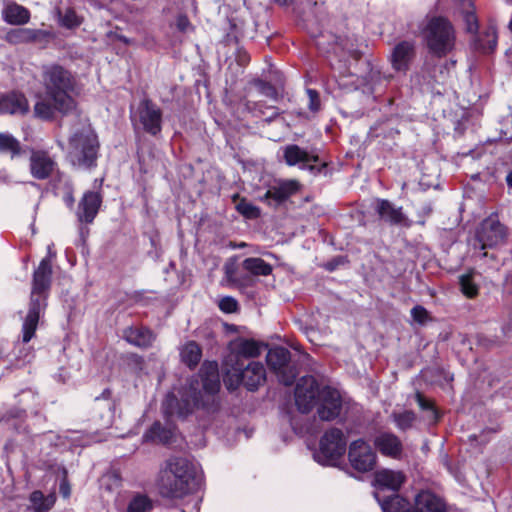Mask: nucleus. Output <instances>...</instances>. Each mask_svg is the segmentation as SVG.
Returning a JSON list of instances; mask_svg holds the SVG:
<instances>
[{"instance_id":"nucleus-1","label":"nucleus","mask_w":512,"mask_h":512,"mask_svg":"<svg viewBox=\"0 0 512 512\" xmlns=\"http://www.w3.org/2000/svg\"><path fill=\"white\" fill-rule=\"evenodd\" d=\"M200 486L201 476L194 463L182 457L167 461L160 479V491L166 497L183 500L180 512H199Z\"/></svg>"},{"instance_id":"nucleus-2","label":"nucleus","mask_w":512,"mask_h":512,"mask_svg":"<svg viewBox=\"0 0 512 512\" xmlns=\"http://www.w3.org/2000/svg\"><path fill=\"white\" fill-rule=\"evenodd\" d=\"M42 84L44 95L39 96L34 105V113L38 118L48 120L56 111L65 114L75 108L73 95L76 90V79L70 71L60 65L45 66Z\"/></svg>"},{"instance_id":"nucleus-3","label":"nucleus","mask_w":512,"mask_h":512,"mask_svg":"<svg viewBox=\"0 0 512 512\" xmlns=\"http://www.w3.org/2000/svg\"><path fill=\"white\" fill-rule=\"evenodd\" d=\"M220 389L218 365L216 362L202 366L197 377L191 379L188 389L182 396L183 406H180L174 395H168L163 403L166 414L171 416L187 415L193 407H207L214 403Z\"/></svg>"},{"instance_id":"nucleus-4","label":"nucleus","mask_w":512,"mask_h":512,"mask_svg":"<svg viewBox=\"0 0 512 512\" xmlns=\"http://www.w3.org/2000/svg\"><path fill=\"white\" fill-rule=\"evenodd\" d=\"M52 265L48 258L42 259L33 275L29 311L23 322V342H29L36 331L40 313L46 306V298L51 284Z\"/></svg>"},{"instance_id":"nucleus-5","label":"nucleus","mask_w":512,"mask_h":512,"mask_svg":"<svg viewBox=\"0 0 512 512\" xmlns=\"http://www.w3.org/2000/svg\"><path fill=\"white\" fill-rule=\"evenodd\" d=\"M98 149L97 135L91 128H83L69 139L67 158L75 167L91 168L96 165Z\"/></svg>"},{"instance_id":"nucleus-6","label":"nucleus","mask_w":512,"mask_h":512,"mask_svg":"<svg viewBox=\"0 0 512 512\" xmlns=\"http://www.w3.org/2000/svg\"><path fill=\"white\" fill-rule=\"evenodd\" d=\"M346 438L337 428H332L321 437L319 449L313 457L321 465L336 466L346 451Z\"/></svg>"},{"instance_id":"nucleus-7","label":"nucleus","mask_w":512,"mask_h":512,"mask_svg":"<svg viewBox=\"0 0 512 512\" xmlns=\"http://www.w3.org/2000/svg\"><path fill=\"white\" fill-rule=\"evenodd\" d=\"M266 380V371L262 363L250 362L243 370L233 369L224 377L229 390L236 389L241 383L248 390H256Z\"/></svg>"},{"instance_id":"nucleus-8","label":"nucleus","mask_w":512,"mask_h":512,"mask_svg":"<svg viewBox=\"0 0 512 512\" xmlns=\"http://www.w3.org/2000/svg\"><path fill=\"white\" fill-rule=\"evenodd\" d=\"M270 369L284 385H291L296 378V371L289 365L290 352L284 347L270 349L266 356Z\"/></svg>"},{"instance_id":"nucleus-9","label":"nucleus","mask_w":512,"mask_h":512,"mask_svg":"<svg viewBox=\"0 0 512 512\" xmlns=\"http://www.w3.org/2000/svg\"><path fill=\"white\" fill-rule=\"evenodd\" d=\"M58 171L56 159L43 149H30L29 173L36 180L49 179Z\"/></svg>"},{"instance_id":"nucleus-10","label":"nucleus","mask_w":512,"mask_h":512,"mask_svg":"<svg viewBox=\"0 0 512 512\" xmlns=\"http://www.w3.org/2000/svg\"><path fill=\"white\" fill-rule=\"evenodd\" d=\"M506 236L505 227L494 216L484 219L476 231V239L481 249L501 245L504 243Z\"/></svg>"},{"instance_id":"nucleus-11","label":"nucleus","mask_w":512,"mask_h":512,"mask_svg":"<svg viewBox=\"0 0 512 512\" xmlns=\"http://www.w3.org/2000/svg\"><path fill=\"white\" fill-rule=\"evenodd\" d=\"M321 388L312 376L302 377L295 388V403L302 413L309 412L317 405Z\"/></svg>"},{"instance_id":"nucleus-12","label":"nucleus","mask_w":512,"mask_h":512,"mask_svg":"<svg viewBox=\"0 0 512 512\" xmlns=\"http://www.w3.org/2000/svg\"><path fill=\"white\" fill-rule=\"evenodd\" d=\"M343 400L340 392L330 386H323L319 393L317 414L321 420L332 421L340 416Z\"/></svg>"},{"instance_id":"nucleus-13","label":"nucleus","mask_w":512,"mask_h":512,"mask_svg":"<svg viewBox=\"0 0 512 512\" xmlns=\"http://www.w3.org/2000/svg\"><path fill=\"white\" fill-rule=\"evenodd\" d=\"M348 458L351 466L359 472H368L376 465L375 452L362 439L355 440L350 444Z\"/></svg>"},{"instance_id":"nucleus-14","label":"nucleus","mask_w":512,"mask_h":512,"mask_svg":"<svg viewBox=\"0 0 512 512\" xmlns=\"http://www.w3.org/2000/svg\"><path fill=\"white\" fill-rule=\"evenodd\" d=\"M138 117L139 122L147 133L155 136L161 132V109L150 100L140 102L138 106Z\"/></svg>"},{"instance_id":"nucleus-15","label":"nucleus","mask_w":512,"mask_h":512,"mask_svg":"<svg viewBox=\"0 0 512 512\" xmlns=\"http://www.w3.org/2000/svg\"><path fill=\"white\" fill-rule=\"evenodd\" d=\"M298 188L299 184L295 180L278 181L271 185L260 199L269 206L277 207L296 193Z\"/></svg>"},{"instance_id":"nucleus-16","label":"nucleus","mask_w":512,"mask_h":512,"mask_svg":"<svg viewBox=\"0 0 512 512\" xmlns=\"http://www.w3.org/2000/svg\"><path fill=\"white\" fill-rule=\"evenodd\" d=\"M374 446L376 450L383 456L392 459H401L403 454L402 441L393 433L381 432L374 438Z\"/></svg>"},{"instance_id":"nucleus-17","label":"nucleus","mask_w":512,"mask_h":512,"mask_svg":"<svg viewBox=\"0 0 512 512\" xmlns=\"http://www.w3.org/2000/svg\"><path fill=\"white\" fill-rule=\"evenodd\" d=\"M29 111V103L24 94L10 92L0 96V115H25Z\"/></svg>"},{"instance_id":"nucleus-18","label":"nucleus","mask_w":512,"mask_h":512,"mask_svg":"<svg viewBox=\"0 0 512 512\" xmlns=\"http://www.w3.org/2000/svg\"><path fill=\"white\" fill-rule=\"evenodd\" d=\"M284 158L289 166L299 165L302 169L314 170V165L319 161L317 155L310 154L306 150L300 148L298 145H288L284 149Z\"/></svg>"},{"instance_id":"nucleus-19","label":"nucleus","mask_w":512,"mask_h":512,"mask_svg":"<svg viewBox=\"0 0 512 512\" xmlns=\"http://www.w3.org/2000/svg\"><path fill=\"white\" fill-rule=\"evenodd\" d=\"M414 56V44L410 41L400 42L393 48L391 53L392 67L397 71L406 72Z\"/></svg>"},{"instance_id":"nucleus-20","label":"nucleus","mask_w":512,"mask_h":512,"mask_svg":"<svg viewBox=\"0 0 512 512\" xmlns=\"http://www.w3.org/2000/svg\"><path fill=\"white\" fill-rule=\"evenodd\" d=\"M101 196L97 192H86L77 209V217L80 222L91 223L98 213L101 205Z\"/></svg>"},{"instance_id":"nucleus-21","label":"nucleus","mask_w":512,"mask_h":512,"mask_svg":"<svg viewBox=\"0 0 512 512\" xmlns=\"http://www.w3.org/2000/svg\"><path fill=\"white\" fill-rule=\"evenodd\" d=\"M412 512H445V504L433 493L422 491L415 499V507Z\"/></svg>"},{"instance_id":"nucleus-22","label":"nucleus","mask_w":512,"mask_h":512,"mask_svg":"<svg viewBox=\"0 0 512 512\" xmlns=\"http://www.w3.org/2000/svg\"><path fill=\"white\" fill-rule=\"evenodd\" d=\"M2 16L7 23L12 25H23L30 19L29 11L25 7L12 1L5 3Z\"/></svg>"},{"instance_id":"nucleus-23","label":"nucleus","mask_w":512,"mask_h":512,"mask_svg":"<svg viewBox=\"0 0 512 512\" xmlns=\"http://www.w3.org/2000/svg\"><path fill=\"white\" fill-rule=\"evenodd\" d=\"M405 481V476L400 471L383 469L375 475V482L380 489L397 491Z\"/></svg>"},{"instance_id":"nucleus-24","label":"nucleus","mask_w":512,"mask_h":512,"mask_svg":"<svg viewBox=\"0 0 512 512\" xmlns=\"http://www.w3.org/2000/svg\"><path fill=\"white\" fill-rule=\"evenodd\" d=\"M95 409L101 412V425L103 427L111 426L115 414V404L110 399V391L105 390L102 394V397H97L95 399Z\"/></svg>"},{"instance_id":"nucleus-25","label":"nucleus","mask_w":512,"mask_h":512,"mask_svg":"<svg viewBox=\"0 0 512 512\" xmlns=\"http://www.w3.org/2000/svg\"><path fill=\"white\" fill-rule=\"evenodd\" d=\"M376 210L379 216L385 221H388L393 224H407V219L405 215L402 213L401 208L394 207L387 200H378Z\"/></svg>"},{"instance_id":"nucleus-26","label":"nucleus","mask_w":512,"mask_h":512,"mask_svg":"<svg viewBox=\"0 0 512 512\" xmlns=\"http://www.w3.org/2000/svg\"><path fill=\"white\" fill-rule=\"evenodd\" d=\"M426 41L430 51L438 56L445 55L454 44L452 34H428Z\"/></svg>"},{"instance_id":"nucleus-27","label":"nucleus","mask_w":512,"mask_h":512,"mask_svg":"<svg viewBox=\"0 0 512 512\" xmlns=\"http://www.w3.org/2000/svg\"><path fill=\"white\" fill-rule=\"evenodd\" d=\"M124 338L130 344L141 348L150 346L154 340L151 331L143 327H131L126 329Z\"/></svg>"},{"instance_id":"nucleus-28","label":"nucleus","mask_w":512,"mask_h":512,"mask_svg":"<svg viewBox=\"0 0 512 512\" xmlns=\"http://www.w3.org/2000/svg\"><path fill=\"white\" fill-rule=\"evenodd\" d=\"M58 24L65 29H77L83 22V17L79 15L74 8L67 7L65 9L57 8L55 10Z\"/></svg>"},{"instance_id":"nucleus-29","label":"nucleus","mask_w":512,"mask_h":512,"mask_svg":"<svg viewBox=\"0 0 512 512\" xmlns=\"http://www.w3.org/2000/svg\"><path fill=\"white\" fill-rule=\"evenodd\" d=\"M30 509L33 512H48L55 504L56 496L51 493L45 496L41 491L36 490L30 494Z\"/></svg>"},{"instance_id":"nucleus-30","label":"nucleus","mask_w":512,"mask_h":512,"mask_svg":"<svg viewBox=\"0 0 512 512\" xmlns=\"http://www.w3.org/2000/svg\"><path fill=\"white\" fill-rule=\"evenodd\" d=\"M21 153L22 147L20 142L12 134L0 132V154L14 159L20 156Z\"/></svg>"},{"instance_id":"nucleus-31","label":"nucleus","mask_w":512,"mask_h":512,"mask_svg":"<svg viewBox=\"0 0 512 512\" xmlns=\"http://www.w3.org/2000/svg\"><path fill=\"white\" fill-rule=\"evenodd\" d=\"M375 498L380 504L383 512H412L410 510L409 503L399 495H394L386 500H382L379 492H376Z\"/></svg>"},{"instance_id":"nucleus-32","label":"nucleus","mask_w":512,"mask_h":512,"mask_svg":"<svg viewBox=\"0 0 512 512\" xmlns=\"http://www.w3.org/2000/svg\"><path fill=\"white\" fill-rule=\"evenodd\" d=\"M244 270L254 276H268L272 273V266L261 258L250 257L242 262Z\"/></svg>"},{"instance_id":"nucleus-33","label":"nucleus","mask_w":512,"mask_h":512,"mask_svg":"<svg viewBox=\"0 0 512 512\" xmlns=\"http://www.w3.org/2000/svg\"><path fill=\"white\" fill-rule=\"evenodd\" d=\"M173 437L171 429H166L159 422L154 423L143 435L144 441L168 443Z\"/></svg>"},{"instance_id":"nucleus-34","label":"nucleus","mask_w":512,"mask_h":512,"mask_svg":"<svg viewBox=\"0 0 512 512\" xmlns=\"http://www.w3.org/2000/svg\"><path fill=\"white\" fill-rule=\"evenodd\" d=\"M180 355L185 364L189 367H194L199 363L202 353L199 345L194 341H190L181 348Z\"/></svg>"},{"instance_id":"nucleus-35","label":"nucleus","mask_w":512,"mask_h":512,"mask_svg":"<svg viewBox=\"0 0 512 512\" xmlns=\"http://www.w3.org/2000/svg\"><path fill=\"white\" fill-rule=\"evenodd\" d=\"M261 345L249 339L240 340L237 344V353L243 357H257L261 354Z\"/></svg>"},{"instance_id":"nucleus-36","label":"nucleus","mask_w":512,"mask_h":512,"mask_svg":"<svg viewBox=\"0 0 512 512\" xmlns=\"http://www.w3.org/2000/svg\"><path fill=\"white\" fill-rule=\"evenodd\" d=\"M462 5H463V8L465 9V12L463 13V20L466 24V32H469V33L478 32V29H479L478 20L475 15V11L472 7L471 1L464 0Z\"/></svg>"},{"instance_id":"nucleus-37","label":"nucleus","mask_w":512,"mask_h":512,"mask_svg":"<svg viewBox=\"0 0 512 512\" xmlns=\"http://www.w3.org/2000/svg\"><path fill=\"white\" fill-rule=\"evenodd\" d=\"M151 508V500L146 495L137 494L130 500L127 512H149Z\"/></svg>"},{"instance_id":"nucleus-38","label":"nucleus","mask_w":512,"mask_h":512,"mask_svg":"<svg viewBox=\"0 0 512 512\" xmlns=\"http://www.w3.org/2000/svg\"><path fill=\"white\" fill-rule=\"evenodd\" d=\"M451 29V24L446 18L442 16H437L432 17L428 21L427 27L423 32H449Z\"/></svg>"},{"instance_id":"nucleus-39","label":"nucleus","mask_w":512,"mask_h":512,"mask_svg":"<svg viewBox=\"0 0 512 512\" xmlns=\"http://www.w3.org/2000/svg\"><path fill=\"white\" fill-rule=\"evenodd\" d=\"M475 47L483 52H490L496 46V34H476Z\"/></svg>"},{"instance_id":"nucleus-40","label":"nucleus","mask_w":512,"mask_h":512,"mask_svg":"<svg viewBox=\"0 0 512 512\" xmlns=\"http://www.w3.org/2000/svg\"><path fill=\"white\" fill-rule=\"evenodd\" d=\"M391 417L396 427L400 430L409 429L415 420V414L411 411H404L400 413L395 412Z\"/></svg>"},{"instance_id":"nucleus-41","label":"nucleus","mask_w":512,"mask_h":512,"mask_svg":"<svg viewBox=\"0 0 512 512\" xmlns=\"http://www.w3.org/2000/svg\"><path fill=\"white\" fill-rule=\"evenodd\" d=\"M100 486L106 491H115L121 486V478L115 471L108 472L101 477Z\"/></svg>"},{"instance_id":"nucleus-42","label":"nucleus","mask_w":512,"mask_h":512,"mask_svg":"<svg viewBox=\"0 0 512 512\" xmlns=\"http://www.w3.org/2000/svg\"><path fill=\"white\" fill-rule=\"evenodd\" d=\"M236 209L240 214H242L244 217L248 219H255L260 215L259 208L245 199H241L236 204Z\"/></svg>"},{"instance_id":"nucleus-43","label":"nucleus","mask_w":512,"mask_h":512,"mask_svg":"<svg viewBox=\"0 0 512 512\" xmlns=\"http://www.w3.org/2000/svg\"><path fill=\"white\" fill-rule=\"evenodd\" d=\"M460 285L462 292L467 297H474L478 292L477 286L473 283L470 275H462L460 277Z\"/></svg>"},{"instance_id":"nucleus-44","label":"nucleus","mask_w":512,"mask_h":512,"mask_svg":"<svg viewBox=\"0 0 512 512\" xmlns=\"http://www.w3.org/2000/svg\"><path fill=\"white\" fill-rule=\"evenodd\" d=\"M411 316L419 324H425L430 319L428 311L420 305L412 308Z\"/></svg>"},{"instance_id":"nucleus-45","label":"nucleus","mask_w":512,"mask_h":512,"mask_svg":"<svg viewBox=\"0 0 512 512\" xmlns=\"http://www.w3.org/2000/svg\"><path fill=\"white\" fill-rule=\"evenodd\" d=\"M219 308L225 313H233L237 310L238 303L233 297L226 296L220 299Z\"/></svg>"},{"instance_id":"nucleus-46","label":"nucleus","mask_w":512,"mask_h":512,"mask_svg":"<svg viewBox=\"0 0 512 512\" xmlns=\"http://www.w3.org/2000/svg\"><path fill=\"white\" fill-rule=\"evenodd\" d=\"M308 107L312 112H317L320 109V98L316 90L307 89Z\"/></svg>"},{"instance_id":"nucleus-47","label":"nucleus","mask_w":512,"mask_h":512,"mask_svg":"<svg viewBox=\"0 0 512 512\" xmlns=\"http://www.w3.org/2000/svg\"><path fill=\"white\" fill-rule=\"evenodd\" d=\"M367 48V45H357L354 46V43L351 41L349 47H347V52L355 59L359 58L362 54L365 53V50Z\"/></svg>"},{"instance_id":"nucleus-48","label":"nucleus","mask_w":512,"mask_h":512,"mask_svg":"<svg viewBox=\"0 0 512 512\" xmlns=\"http://www.w3.org/2000/svg\"><path fill=\"white\" fill-rule=\"evenodd\" d=\"M59 491L64 498H69L71 495V487L66 479V476L62 479L60 483Z\"/></svg>"},{"instance_id":"nucleus-49","label":"nucleus","mask_w":512,"mask_h":512,"mask_svg":"<svg viewBox=\"0 0 512 512\" xmlns=\"http://www.w3.org/2000/svg\"><path fill=\"white\" fill-rule=\"evenodd\" d=\"M416 397H417V402H418L419 406H420L422 409H424V410H431V411L433 412V414H435V411H434V409H433V406H432V404H431L429 401L425 400V399L422 397V395H421V394H419V393L416 395Z\"/></svg>"},{"instance_id":"nucleus-50","label":"nucleus","mask_w":512,"mask_h":512,"mask_svg":"<svg viewBox=\"0 0 512 512\" xmlns=\"http://www.w3.org/2000/svg\"><path fill=\"white\" fill-rule=\"evenodd\" d=\"M349 77L352 78V80L348 83V82H340L339 85L340 87L342 88H345V89H350V86L354 89H356L358 87V84L356 83V80L354 79L355 76L351 73L349 74Z\"/></svg>"},{"instance_id":"nucleus-51","label":"nucleus","mask_w":512,"mask_h":512,"mask_svg":"<svg viewBox=\"0 0 512 512\" xmlns=\"http://www.w3.org/2000/svg\"><path fill=\"white\" fill-rule=\"evenodd\" d=\"M432 210H433V208H432L431 203H426L422 206V214L425 216L430 215Z\"/></svg>"},{"instance_id":"nucleus-52","label":"nucleus","mask_w":512,"mask_h":512,"mask_svg":"<svg viewBox=\"0 0 512 512\" xmlns=\"http://www.w3.org/2000/svg\"><path fill=\"white\" fill-rule=\"evenodd\" d=\"M64 201L66 203L67 206L69 207H72L73 206V203H74V197L71 193H67L65 196H64Z\"/></svg>"},{"instance_id":"nucleus-53","label":"nucleus","mask_w":512,"mask_h":512,"mask_svg":"<svg viewBox=\"0 0 512 512\" xmlns=\"http://www.w3.org/2000/svg\"><path fill=\"white\" fill-rule=\"evenodd\" d=\"M188 20L186 17H180L178 19V26L181 30H185L187 28Z\"/></svg>"},{"instance_id":"nucleus-54","label":"nucleus","mask_w":512,"mask_h":512,"mask_svg":"<svg viewBox=\"0 0 512 512\" xmlns=\"http://www.w3.org/2000/svg\"><path fill=\"white\" fill-rule=\"evenodd\" d=\"M273 1L280 6H290L294 3L295 0H273Z\"/></svg>"},{"instance_id":"nucleus-55","label":"nucleus","mask_w":512,"mask_h":512,"mask_svg":"<svg viewBox=\"0 0 512 512\" xmlns=\"http://www.w3.org/2000/svg\"><path fill=\"white\" fill-rule=\"evenodd\" d=\"M238 57H239V61L242 64H245V63L248 62L249 57H248V55L245 52H239Z\"/></svg>"},{"instance_id":"nucleus-56","label":"nucleus","mask_w":512,"mask_h":512,"mask_svg":"<svg viewBox=\"0 0 512 512\" xmlns=\"http://www.w3.org/2000/svg\"><path fill=\"white\" fill-rule=\"evenodd\" d=\"M111 36H114L116 39L120 40V41H123L125 43H128V40L126 39V37H124L123 35L121 34H110Z\"/></svg>"},{"instance_id":"nucleus-57","label":"nucleus","mask_w":512,"mask_h":512,"mask_svg":"<svg viewBox=\"0 0 512 512\" xmlns=\"http://www.w3.org/2000/svg\"><path fill=\"white\" fill-rule=\"evenodd\" d=\"M506 181L508 186L512 188V171L509 172L508 175L506 176Z\"/></svg>"},{"instance_id":"nucleus-58","label":"nucleus","mask_w":512,"mask_h":512,"mask_svg":"<svg viewBox=\"0 0 512 512\" xmlns=\"http://www.w3.org/2000/svg\"><path fill=\"white\" fill-rule=\"evenodd\" d=\"M225 271H226L227 276L230 278L231 275H232V272H233L232 268L230 266L226 265L225 266Z\"/></svg>"},{"instance_id":"nucleus-59","label":"nucleus","mask_w":512,"mask_h":512,"mask_svg":"<svg viewBox=\"0 0 512 512\" xmlns=\"http://www.w3.org/2000/svg\"><path fill=\"white\" fill-rule=\"evenodd\" d=\"M8 35H9V36H11V37H9V41H14V40H13V37L18 36V34H16V33L8 34Z\"/></svg>"},{"instance_id":"nucleus-60","label":"nucleus","mask_w":512,"mask_h":512,"mask_svg":"<svg viewBox=\"0 0 512 512\" xmlns=\"http://www.w3.org/2000/svg\"><path fill=\"white\" fill-rule=\"evenodd\" d=\"M509 29H510V32H512V19H511V21L509 22Z\"/></svg>"}]
</instances>
